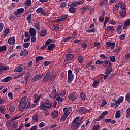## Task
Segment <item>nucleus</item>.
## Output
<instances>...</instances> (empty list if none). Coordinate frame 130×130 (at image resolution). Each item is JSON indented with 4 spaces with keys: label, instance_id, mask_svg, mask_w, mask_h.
<instances>
[{
    "label": "nucleus",
    "instance_id": "1",
    "mask_svg": "<svg viewBox=\"0 0 130 130\" xmlns=\"http://www.w3.org/2000/svg\"><path fill=\"white\" fill-rule=\"evenodd\" d=\"M52 107V104L50 103L49 100H46V101L40 102V105L39 107L41 110H43V111H47L48 109H50Z\"/></svg>",
    "mask_w": 130,
    "mask_h": 130
},
{
    "label": "nucleus",
    "instance_id": "2",
    "mask_svg": "<svg viewBox=\"0 0 130 130\" xmlns=\"http://www.w3.org/2000/svg\"><path fill=\"white\" fill-rule=\"evenodd\" d=\"M83 121V118H80L79 117H76L73 121L71 125V129L73 130L79 129L80 125Z\"/></svg>",
    "mask_w": 130,
    "mask_h": 130
},
{
    "label": "nucleus",
    "instance_id": "3",
    "mask_svg": "<svg viewBox=\"0 0 130 130\" xmlns=\"http://www.w3.org/2000/svg\"><path fill=\"white\" fill-rule=\"evenodd\" d=\"M67 80L68 84H71V82L74 80V74H73V71L71 70H68Z\"/></svg>",
    "mask_w": 130,
    "mask_h": 130
},
{
    "label": "nucleus",
    "instance_id": "4",
    "mask_svg": "<svg viewBox=\"0 0 130 130\" xmlns=\"http://www.w3.org/2000/svg\"><path fill=\"white\" fill-rule=\"evenodd\" d=\"M77 112L80 115H83V114H86L88 112V110L84 107H81L77 110Z\"/></svg>",
    "mask_w": 130,
    "mask_h": 130
},
{
    "label": "nucleus",
    "instance_id": "5",
    "mask_svg": "<svg viewBox=\"0 0 130 130\" xmlns=\"http://www.w3.org/2000/svg\"><path fill=\"white\" fill-rule=\"evenodd\" d=\"M69 100H71V101H75V100H77L78 98V96L77 95V92H73L71 93L68 96Z\"/></svg>",
    "mask_w": 130,
    "mask_h": 130
},
{
    "label": "nucleus",
    "instance_id": "6",
    "mask_svg": "<svg viewBox=\"0 0 130 130\" xmlns=\"http://www.w3.org/2000/svg\"><path fill=\"white\" fill-rule=\"evenodd\" d=\"M51 72H48L43 78L42 82L43 83H46V82H48V81L50 80V78H51Z\"/></svg>",
    "mask_w": 130,
    "mask_h": 130
},
{
    "label": "nucleus",
    "instance_id": "7",
    "mask_svg": "<svg viewBox=\"0 0 130 130\" xmlns=\"http://www.w3.org/2000/svg\"><path fill=\"white\" fill-rule=\"evenodd\" d=\"M72 110L73 108H72V107H69L68 108H64L63 109V111L64 113V114H65V115H67V116H69V115L71 114V113L72 112Z\"/></svg>",
    "mask_w": 130,
    "mask_h": 130
},
{
    "label": "nucleus",
    "instance_id": "8",
    "mask_svg": "<svg viewBox=\"0 0 130 130\" xmlns=\"http://www.w3.org/2000/svg\"><path fill=\"white\" fill-rule=\"evenodd\" d=\"M107 47H110L112 50H113L115 48L116 44L115 42H107L106 43Z\"/></svg>",
    "mask_w": 130,
    "mask_h": 130
},
{
    "label": "nucleus",
    "instance_id": "9",
    "mask_svg": "<svg viewBox=\"0 0 130 130\" xmlns=\"http://www.w3.org/2000/svg\"><path fill=\"white\" fill-rule=\"evenodd\" d=\"M8 43L9 45H14L15 43H16V37H15V36H13L9 38L8 40Z\"/></svg>",
    "mask_w": 130,
    "mask_h": 130
},
{
    "label": "nucleus",
    "instance_id": "10",
    "mask_svg": "<svg viewBox=\"0 0 130 130\" xmlns=\"http://www.w3.org/2000/svg\"><path fill=\"white\" fill-rule=\"evenodd\" d=\"M74 54L68 53L65 56V59L66 61H69L70 60H72V59L74 58Z\"/></svg>",
    "mask_w": 130,
    "mask_h": 130
},
{
    "label": "nucleus",
    "instance_id": "11",
    "mask_svg": "<svg viewBox=\"0 0 130 130\" xmlns=\"http://www.w3.org/2000/svg\"><path fill=\"white\" fill-rule=\"evenodd\" d=\"M24 10H25L23 8L17 9L16 11L14 12V15H15V16H17V15H20V14L24 13Z\"/></svg>",
    "mask_w": 130,
    "mask_h": 130
},
{
    "label": "nucleus",
    "instance_id": "12",
    "mask_svg": "<svg viewBox=\"0 0 130 130\" xmlns=\"http://www.w3.org/2000/svg\"><path fill=\"white\" fill-rule=\"evenodd\" d=\"M79 96L83 101H85L87 99V95L85 94L84 91L80 93Z\"/></svg>",
    "mask_w": 130,
    "mask_h": 130
},
{
    "label": "nucleus",
    "instance_id": "13",
    "mask_svg": "<svg viewBox=\"0 0 130 130\" xmlns=\"http://www.w3.org/2000/svg\"><path fill=\"white\" fill-rule=\"evenodd\" d=\"M14 72L16 73H22V72H23V67H22V65H19L15 69Z\"/></svg>",
    "mask_w": 130,
    "mask_h": 130
},
{
    "label": "nucleus",
    "instance_id": "14",
    "mask_svg": "<svg viewBox=\"0 0 130 130\" xmlns=\"http://www.w3.org/2000/svg\"><path fill=\"white\" fill-rule=\"evenodd\" d=\"M77 8L72 7L71 6H70V8H69V13H70L71 14H75Z\"/></svg>",
    "mask_w": 130,
    "mask_h": 130
},
{
    "label": "nucleus",
    "instance_id": "15",
    "mask_svg": "<svg viewBox=\"0 0 130 130\" xmlns=\"http://www.w3.org/2000/svg\"><path fill=\"white\" fill-rule=\"evenodd\" d=\"M29 33L31 36H35L36 35V30L33 28H30L29 30Z\"/></svg>",
    "mask_w": 130,
    "mask_h": 130
},
{
    "label": "nucleus",
    "instance_id": "16",
    "mask_svg": "<svg viewBox=\"0 0 130 130\" xmlns=\"http://www.w3.org/2000/svg\"><path fill=\"white\" fill-rule=\"evenodd\" d=\"M82 12L81 14H84L85 12H87V10H90V5H86L82 8Z\"/></svg>",
    "mask_w": 130,
    "mask_h": 130
},
{
    "label": "nucleus",
    "instance_id": "17",
    "mask_svg": "<svg viewBox=\"0 0 130 130\" xmlns=\"http://www.w3.org/2000/svg\"><path fill=\"white\" fill-rule=\"evenodd\" d=\"M26 20L27 21L28 24L32 23V14H29L27 15V17L26 18Z\"/></svg>",
    "mask_w": 130,
    "mask_h": 130
},
{
    "label": "nucleus",
    "instance_id": "18",
    "mask_svg": "<svg viewBox=\"0 0 130 130\" xmlns=\"http://www.w3.org/2000/svg\"><path fill=\"white\" fill-rule=\"evenodd\" d=\"M58 116V111H55L51 113V117L52 118H56Z\"/></svg>",
    "mask_w": 130,
    "mask_h": 130
},
{
    "label": "nucleus",
    "instance_id": "19",
    "mask_svg": "<svg viewBox=\"0 0 130 130\" xmlns=\"http://www.w3.org/2000/svg\"><path fill=\"white\" fill-rule=\"evenodd\" d=\"M31 3H32L31 0H26L25 3V9H28L31 6Z\"/></svg>",
    "mask_w": 130,
    "mask_h": 130
},
{
    "label": "nucleus",
    "instance_id": "20",
    "mask_svg": "<svg viewBox=\"0 0 130 130\" xmlns=\"http://www.w3.org/2000/svg\"><path fill=\"white\" fill-rule=\"evenodd\" d=\"M111 72H112V69L108 67L106 70L105 74L109 76L110 74H111Z\"/></svg>",
    "mask_w": 130,
    "mask_h": 130
},
{
    "label": "nucleus",
    "instance_id": "21",
    "mask_svg": "<svg viewBox=\"0 0 130 130\" xmlns=\"http://www.w3.org/2000/svg\"><path fill=\"white\" fill-rule=\"evenodd\" d=\"M106 30L108 31V32H113V31H114V26H108L107 27Z\"/></svg>",
    "mask_w": 130,
    "mask_h": 130
},
{
    "label": "nucleus",
    "instance_id": "22",
    "mask_svg": "<svg viewBox=\"0 0 130 130\" xmlns=\"http://www.w3.org/2000/svg\"><path fill=\"white\" fill-rule=\"evenodd\" d=\"M118 6L121 8V9H122L123 10H125L126 9V5L125 4L122 3V2L121 3H118Z\"/></svg>",
    "mask_w": 130,
    "mask_h": 130
},
{
    "label": "nucleus",
    "instance_id": "23",
    "mask_svg": "<svg viewBox=\"0 0 130 130\" xmlns=\"http://www.w3.org/2000/svg\"><path fill=\"white\" fill-rule=\"evenodd\" d=\"M12 77L11 76H7L5 78L3 79L1 82H4V83H7V82H9V81H11Z\"/></svg>",
    "mask_w": 130,
    "mask_h": 130
},
{
    "label": "nucleus",
    "instance_id": "24",
    "mask_svg": "<svg viewBox=\"0 0 130 130\" xmlns=\"http://www.w3.org/2000/svg\"><path fill=\"white\" fill-rule=\"evenodd\" d=\"M44 57L43 56H39L36 59V62L38 63L41 60H43Z\"/></svg>",
    "mask_w": 130,
    "mask_h": 130
},
{
    "label": "nucleus",
    "instance_id": "25",
    "mask_svg": "<svg viewBox=\"0 0 130 130\" xmlns=\"http://www.w3.org/2000/svg\"><path fill=\"white\" fill-rule=\"evenodd\" d=\"M108 62H109V60H104L103 68H108Z\"/></svg>",
    "mask_w": 130,
    "mask_h": 130
},
{
    "label": "nucleus",
    "instance_id": "26",
    "mask_svg": "<svg viewBox=\"0 0 130 130\" xmlns=\"http://www.w3.org/2000/svg\"><path fill=\"white\" fill-rule=\"evenodd\" d=\"M55 46H56L55 44H52L48 46V48L47 50H48V51H50V50H51V49H53V48H54Z\"/></svg>",
    "mask_w": 130,
    "mask_h": 130
},
{
    "label": "nucleus",
    "instance_id": "27",
    "mask_svg": "<svg viewBox=\"0 0 130 130\" xmlns=\"http://www.w3.org/2000/svg\"><path fill=\"white\" fill-rule=\"evenodd\" d=\"M92 86L93 88H96V87H98V86H99V81H98V80H94Z\"/></svg>",
    "mask_w": 130,
    "mask_h": 130
},
{
    "label": "nucleus",
    "instance_id": "28",
    "mask_svg": "<svg viewBox=\"0 0 130 130\" xmlns=\"http://www.w3.org/2000/svg\"><path fill=\"white\" fill-rule=\"evenodd\" d=\"M120 25H118L116 29V32L118 33V34H120L121 32L122 31V29H121V24H120Z\"/></svg>",
    "mask_w": 130,
    "mask_h": 130
},
{
    "label": "nucleus",
    "instance_id": "29",
    "mask_svg": "<svg viewBox=\"0 0 130 130\" xmlns=\"http://www.w3.org/2000/svg\"><path fill=\"white\" fill-rule=\"evenodd\" d=\"M68 118V115H65L64 114L63 115V116H62L60 119V122H63L64 121H66V120Z\"/></svg>",
    "mask_w": 130,
    "mask_h": 130
},
{
    "label": "nucleus",
    "instance_id": "30",
    "mask_svg": "<svg viewBox=\"0 0 130 130\" xmlns=\"http://www.w3.org/2000/svg\"><path fill=\"white\" fill-rule=\"evenodd\" d=\"M125 117L126 118H127V119L130 118V108H129L126 109Z\"/></svg>",
    "mask_w": 130,
    "mask_h": 130
},
{
    "label": "nucleus",
    "instance_id": "31",
    "mask_svg": "<svg viewBox=\"0 0 130 130\" xmlns=\"http://www.w3.org/2000/svg\"><path fill=\"white\" fill-rule=\"evenodd\" d=\"M68 17H69V15L68 14L63 15L60 17V19H61V21H64V20L68 19Z\"/></svg>",
    "mask_w": 130,
    "mask_h": 130
},
{
    "label": "nucleus",
    "instance_id": "32",
    "mask_svg": "<svg viewBox=\"0 0 130 130\" xmlns=\"http://www.w3.org/2000/svg\"><path fill=\"white\" fill-rule=\"evenodd\" d=\"M7 110V109L4 107H0V113H2V114H5L6 113V111Z\"/></svg>",
    "mask_w": 130,
    "mask_h": 130
},
{
    "label": "nucleus",
    "instance_id": "33",
    "mask_svg": "<svg viewBox=\"0 0 130 130\" xmlns=\"http://www.w3.org/2000/svg\"><path fill=\"white\" fill-rule=\"evenodd\" d=\"M47 34V30L45 29L41 31L40 34V36L41 37H43V36H45V35H46Z\"/></svg>",
    "mask_w": 130,
    "mask_h": 130
},
{
    "label": "nucleus",
    "instance_id": "34",
    "mask_svg": "<svg viewBox=\"0 0 130 130\" xmlns=\"http://www.w3.org/2000/svg\"><path fill=\"white\" fill-rule=\"evenodd\" d=\"M120 113H121V112L120 110H117L115 113V118H119L120 117Z\"/></svg>",
    "mask_w": 130,
    "mask_h": 130
},
{
    "label": "nucleus",
    "instance_id": "35",
    "mask_svg": "<svg viewBox=\"0 0 130 130\" xmlns=\"http://www.w3.org/2000/svg\"><path fill=\"white\" fill-rule=\"evenodd\" d=\"M38 119H39V118H38V114H35L32 116V120L35 122H37V121H38Z\"/></svg>",
    "mask_w": 130,
    "mask_h": 130
},
{
    "label": "nucleus",
    "instance_id": "36",
    "mask_svg": "<svg viewBox=\"0 0 130 130\" xmlns=\"http://www.w3.org/2000/svg\"><path fill=\"white\" fill-rule=\"evenodd\" d=\"M110 61L111 62H115L116 61V58H115V56H112L109 57Z\"/></svg>",
    "mask_w": 130,
    "mask_h": 130
},
{
    "label": "nucleus",
    "instance_id": "37",
    "mask_svg": "<svg viewBox=\"0 0 130 130\" xmlns=\"http://www.w3.org/2000/svg\"><path fill=\"white\" fill-rule=\"evenodd\" d=\"M28 54V51L24 50L20 52L21 56H26Z\"/></svg>",
    "mask_w": 130,
    "mask_h": 130
},
{
    "label": "nucleus",
    "instance_id": "38",
    "mask_svg": "<svg viewBox=\"0 0 130 130\" xmlns=\"http://www.w3.org/2000/svg\"><path fill=\"white\" fill-rule=\"evenodd\" d=\"M40 77H39V74H37L36 75L32 78V81L33 82H35V81H37L38 80H39Z\"/></svg>",
    "mask_w": 130,
    "mask_h": 130
},
{
    "label": "nucleus",
    "instance_id": "39",
    "mask_svg": "<svg viewBox=\"0 0 130 130\" xmlns=\"http://www.w3.org/2000/svg\"><path fill=\"white\" fill-rule=\"evenodd\" d=\"M119 14L122 18H124L126 16V11L123 10L122 12H119Z\"/></svg>",
    "mask_w": 130,
    "mask_h": 130
},
{
    "label": "nucleus",
    "instance_id": "40",
    "mask_svg": "<svg viewBox=\"0 0 130 130\" xmlns=\"http://www.w3.org/2000/svg\"><path fill=\"white\" fill-rule=\"evenodd\" d=\"M86 32H87V33H96V29L91 28L90 29H88L86 30Z\"/></svg>",
    "mask_w": 130,
    "mask_h": 130
},
{
    "label": "nucleus",
    "instance_id": "41",
    "mask_svg": "<svg viewBox=\"0 0 130 130\" xmlns=\"http://www.w3.org/2000/svg\"><path fill=\"white\" fill-rule=\"evenodd\" d=\"M52 95H55L56 94V89L55 88V86H52V91H51Z\"/></svg>",
    "mask_w": 130,
    "mask_h": 130
},
{
    "label": "nucleus",
    "instance_id": "42",
    "mask_svg": "<svg viewBox=\"0 0 130 130\" xmlns=\"http://www.w3.org/2000/svg\"><path fill=\"white\" fill-rule=\"evenodd\" d=\"M52 41H53L52 39H48L46 41V43H45V44H46L47 46H48V45H49V44H51V43H52Z\"/></svg>",
    "mask_w": 130,
    "mask_h": 130
},
{
    "label": "nucleus",
    "instance_id": "43",
    "mask_svg": "<svg viewBox=\"0 0 130 130\" xmlns=\"http://www.w3.org/2000/svg\"><path fill=\"white\" fill-rule=\"evenodd\" d=\"M34 27L37 30H40V24H39V23L36 22L35 23Z\"/></svg>",
    "mask_w": 130,
    "mask_h": 130
},
{
    "label": "nucleus",
    "instance_id": "44",
    "mask_svg": "<svg viewBox=\"0 0 130 130\" xmlns=\"http://www.w3.org/2000/svg\"><path fill=\"white\" fill-rule=\"evenodd\" d=\"M96 64L98 66H101L103 65V63H104V60H97L95 62Z\"/></svg>",
    "mask_w": 130,
    "mask_h": 130
},
{
    "label": "nucleus",
    "instance_id": "45",
    "mask_svg": "<svg viewBox=\"0 0 130 130\" xmlns=\"http://www.w3.org/2000/svg\"><path fill=\"white\" fill-rule=\"evenodd\" d=\"M106 104H107V102H106L105 100H103V102L100 106V107H104Z\"/></svg>",
    "mask_w": 130,
    "mask_h": 130
},
{
    "label": "nucleus",
    "instance_id": "46",
    "mask_svg": "<svg viewBox=\"0 0 130 130\" xmlns=\"http://www.w3.org/2000/svg\"><path fill=\"white\" fill-rule=\"evenodd\" d=\"M5 50H7V46L6 45H3L0 47V52L5 51Z\"/></svg>",
    "mask_w": 130,
    "mask_h": 130
},
{
    "label": "nucleus",
    "instance_id": "47",
    "mask_svg": "<svg viewBox=\"0 0 130 130\" xmlns=\"http://www.w3.org/2000/svg\"><path fill=\"white\" fill-rule=\"evenodd\" d=\"M124 25L126 26H127L128 27L130 26V19L126 20L124 22Z\"/></svg>",
    "mask_w": 130,
    "mask_h": 130
},
{
    "label": "nucleus",
    "instance_id": "48",
    "mask_svg": "<svg viewBox=\"0 0 130 130\" xmlns=\"http://www.w3.org/2000/svg\"><path fill=\"white\" fill-rule=\"evenodd\" d=\"M125 100L127 102H130V93H127L125 95Z\"/></svg>",
    "mask_w": 130,
    "mask_h": 130
},
{
    "label": "nucleus",
    "instance_id": "49",
    "mask_svg": "<svg viewBox=\"0 0 130 130\" xmlns=\"http://www.w3.org/2000/svg\"><path fill=\"white\" fill-rule=\"evenodd\" d=\"M56 101H58V102H62L63 100H64V99L62 98H60V96H57L56 99Z\"/></svg>",
    "mask_w": 130,
    "mask_h": 130
},
{
    "label": "nucleus",
    "instance_id": "50",
    "mask_svg": "<svg viewBox=\"0 0 130 130\" xmlns=\"http://www.w3.org/2000/svg\"><path fill=\"white\" fill-rule=\"evenodd\" d=\"M30 77V74H27L24 76V81L27 83L29 81V78Z\"/></svg>",
    "mask_w": 130,
    "mask_h": 130
},
{
    "label": "nucleus",
    "instance_id": "51",
    "mask_svg": "<svg viewBox=\"0 0 130 130\" xmlns=\"http://www.w3.org/2000/svg\"><path fill=\"white\" fill-rule=\"evenodd\" d=\"M8 96L10 100H13V93L12 92H9L8 93Z\"/></svg>",
    "mask_w": 130,
    "mask_h": 130
},
{
    "label": "nucleus",
    "instance_id": "52",
    "mask_svg": "<svg viewBox=\"0 0 130 130\" xmlns=\"http://www.w3.org/2000/svg\"><path fill=\"white\" fill-rule=\"evenodd\" d=\"M66 5H67V3H66V2H63L60 4V7H61V9H63L64 8H66Z\"/></svg>",
    "mask_w": 130,
    "mask_h": 130
},
{
    "label": "nucleus",
    "instance_id": "53",
    "mask_svg": "<svg viewBox=\"0 0 130 130\" xmlns=\"http://www.w3.org/2000/svg\"><path fill=\"white\" fill-rule=\"evenodd\" d=\"M9 110H10V112L13 113V112H14V111H15V106H11L9 108Z\"/></svg>",
    "mask_w": 130,
    "mask_h": 130
},
{
    "label": "nucleus",
    "instance_id": "54",
    "mask_svg": "<svg viewBox=\"0 0 130 130\" xmlns=\"http://www.w3.org/2000/svg\"><path fill=\"white\" fill-rule=\"evenodd\" d=\"M83 59H84V57L82 56H79L78 57V61L80 63H82L83 62Z\"/></svg>",
    "mask_w": 130,
    "mask_h": 130
},
{
    "label": "nucleus",
    "instance_id": "55",
    "mask_svg": "<svg viewBox=\"0 0 130 130\" xmlns=\"http://www.w3.org/2000/svg\"><path fill=\"white\" fill-rule=\"evenodd\" d=\"M23 47H24V48H28V47H29V46H30V43L28 42V43H25L23 45Z\"/></svg>",
    "mask_w": 130,
    "mask_h": 130
},
{
    "label": "nucleus",
    "instance_id": "56",
    "mask_svg": "<svg viewBox=\"0 0 130 130\" xmlns=\"http://www.w3.org/2000/svg\"><path fill=\"white\" fill-rule=\"evenodd\" d=\"M99 57H101L102 59H107V57H106L104 54L100 55Z\"/></svg>",
    "mask_w": 130,
    "mask_h": 130
},
{
    "label": "nucleus",
    "instance_id": "57",
    "mask_svg": "<svg viewBox=\"0 0 130 130\" xmlns=\"http://www.w3.org/2000/svg\"><path fill=\"white\" fill-rule=\"evenodd\" d=\"M70 7H72V8H75V7H78L77 2L72 3V4H70Z\"/></svg>",
    "mask_w": 130,
    "mask_h": 130
},
{
    "label": "nucleus",
    "instance_id": "58",
    "mask_svg": "<svg viewBox=\"0 0 130 130\" xmlns=\"http://www.w3.org/2000/svg\"><path fill=\"white\" fill-rule=\"evenodd\" d=\"M124 37H125V34H122L120 35L119 40H123V39H124Z\"/></svg>",
    "mask_w": 130,
    "mask_h": 130
},
{
    "label": "nucleus",
    "instance_id": "59",
    "mask_svg": "<svg viewBox=\"0 0 130 130\" xmlns=\"http://www.w3.org/2000/svg\"><path fill=\"white\" fill-rule=\"evenodd\" d=\"M10 32V29L7 28L5 31H4V36L6 37L8 34H9V32Z\"/></svg>",
    "mask_w": 130,
    "mask_h": 130
},
{
    "label": "nucleus",
    "instance_id": "60",
    "mask_svg": "<svg viewBox=\"0 0 130 130\" xmlns=\"http://www.w3.org/2000/svg\"><path fill=\"white\" fill-rule=\"evenodd\" d=\"M43 10V8H42V7H40L37 9L36 12V13H41V14Z\"/></svg>",
    "mask_w": 130,
    "mask_h": 130
},
{
    "label": "nucleus",
    "instance_id": "61",
    "mask_svg": "<svg viewBox=\"0 0 130 130\" xmlns=\"http://www.w3.org/2000/svg\"><path fill=\"white\" fill-rule=\"evenodd\" d=\"M124 99V98L123 96H120L118 98V101L122 103V102H123Z\"/></svg>",
    "mask_w": 130,
    "mask_h": 130
},
{
    "label": "nucleus",
    "instance_id": "62",
    "mask_svg": "<svg viewBox=\"0 0 130 130\" xmlns=\"http://www.w3.org/2000/svg\"><path fill=\"white\" fill-rule=\"evenodd\" d=\"M103 118H104V117L101 115L98 118L95 119V120L96 121H100L101 120L103 119Z\"/></svg>",
    "mask_w": 130,
    "mask_h": 130
},
{
    "label": "nucleus",
    "instance_id": "63",
    "mask_svg": "<svg viewBox=\"0 0 130 130\" xmlns=\"http://www.w3.org/2000/svg\"><path fill=\"white\" fill-rule=\"evenodd\" d=\"M61 97H64V96H66V90L65 89L61 90Z\"/></svg>",
    "mask_w": 130,
    "mask_h": 130
},
{
    "label": "nucleus",
    "instance_id": "64",
    "mask_svg": "<svg viewBox=\"0 0 130 130\" xmlns=\"http://www.w3.org/2000/svg\"><path fill=\"white\" fill-rule=\"evenodd\" d=\"M100 128L99 125L94 126L92 128V130H99Z\"/></svg>",
    "mask_w": 130,
    "mask_h": 130
}]
</instances>
